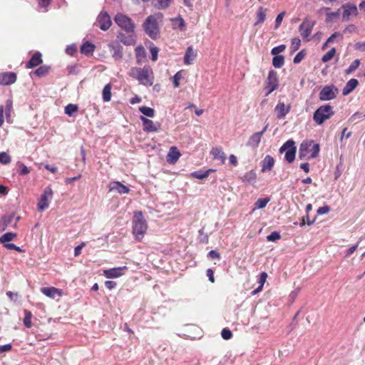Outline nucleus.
I'll return each mask as SVG.
<instances>
[{"label": "nucleus", "instance_id": "obj_1", "mask_svg": "<svg viewBox=\"0 0 365 365\" xmlns=\"http://www.w3.org/2000/svg\"><path fill=\"white\" fill-rule=\"evenodd\" d=\"M115 23L121 29L118 32V40L125 46H132L136 43L135 34V24L132 19L122 13H118L114 17Z\"/></svg>", "mask_w": 365, "mask_h": 365}, {"label": "nucleus", "instance_id": "obj_2", "mask_svg": "<svg viewBox=\"0 0 365 365\" xmlns=\"http://www.w3.org/2000/svg\"><path fill=\"white\" fill-rule=\"evenodd\" d=\"M130 77L136 79L143 86H151L153 84V72L150 66L133 67L129 71Z\"/></svg>", "mask_w": 365, "mask_h": 365}, {"label": "nucleus", "instance_id": "obj_3", "mask_svg": "<svg viewBox=\"0 0 365 365\" xmlns=\"http://www.w3.org/2000/svg\"><path fill=\"white\" fill-rule=\"evenodd\" d=\"M319 144L313 140H306L300 144L298 156L300 160L314 159L319 156Z\"/></svg>", "mask_w": 365, "mask_h": 365}, {"label": "nucleus", "instance_id": "obj_4", "mask_svg": "<svg viewBox=\"0 0 365 365\" xmlns=\"http://www.w3.org/2000/svg\"><path fill=\"white\" fill-rule=\"evenodd\" d=\"M148 229L146 220L141 211L135 212L133 220V234L135 240L140 241L144 237Z\"/></svg>", "mask_w": 365, "mask_h": 365}, {"label": "nucleus", "instance_id": "obj_5", "mask_svg": "<svg viewBox=\"0 0 365 365\" xmlns=\"http://www.w3.org/2000/svg\"><path fill=\"white\" fill-rule=\"evenodd\" d=\"M332 106L329 104L319 106L313 114V120L317 125H322L327 120L334 115Z\"/></svg>", "mask_w": 365, "mask_h": 365}, {"label": "nucleus", "instance_id": "obj_6", "mask_svg": "<svg viewBox=\"0 0 365 365\" xmlns=\"http://www.w3.org/2000/svg\"><path fill=\"white\" fill-rule=\"evenodd\" d=\"M143 27L145 34L150 38L155 40L158 38L160 34V29L157 19L154 16H148L143 22Z\"/></svg>", "mask_w": 365, "mask_h": 365}, {"label": "nucleus", "instance_id": "obj_7", "mask_svg": "<svg viewBox=\"0 0 365 365\" xmlns=\"http://www.w3.org/2000/svg\"><path fill=\"white\" fill-rule=\"evenodd\" d=\"M285 152L284 158L289 163H292L296 156L297 148L293 140L286 141L279 148V153Z\"/></svg>", "mask_w": 365, "mask_h": 365}, {"label": "nucleus", "instance_id": "obj_8", "mask_svg": "<svg viewBox=\"0 0 365 365\" xmlns=\"http://www.w3.org/2000/svg\"><path fill=\"white\" fill-rule=\"evenodd\" d=\"M338 93V89L336 86H325L319 92V97L322 101H330L336 98Z\"/></svg>", "mask_w": 365, "mask_h": 365}, {"label": "nucleus", "instance_id": "obj_9", "mask_svg": "<svg viewBox=\"0 0 365 365\" xmlns=\"http://www.w3.org/2000/svg\"><path fill=\"white\" fill-rule=\"evenodd\" d=\"M315 24V21H312L308 18H305L303 22L299 25V31L304 39L309 41L308 37L311 34Z\"/></svg>", "mask_w": 365, "mask_h": 365}, {"label": "nucleus", "instance_id": "obj_10", "mask_svg": "<svg viewBox=\"0 0 365 365\" xmlns=\"http://www.w3.org/2000/svg\"><path fill=\"white\" fill-rule=\"evenodd\" d=\"M278 85L279 80L277 73L274 70H270L266 81V88H267V96L276 90L278 88Z\"/></svg>", "mask_w": 365, "mask_h": 365}, {"label": "nucleus", "instance_id": "obj_11", "mask_svg": "<svg viewBox=\"0 0 365 365\" xmlns=\"http://www.w3.org/2000/svg\"><path fill=\"white\" fill-rule=\"evenodd\" d=\"M139 118L142 121L143 129L146 133L158 132L161 128V124L159 122H154L143 115H140Z\"/></svg>", "mask_w": 365, "mask_h": 365}, {"label": "nucleus", "instance_id": "obj_12", "mask_svg": "<svg viewBox=\"0 0 365 365\" xmlns=\"http://www.w3.org/2000/svg\"><path fill=\"white\" fill-rule=\"evenodd\" d=\"M53 196V190L50 187H46L38 202L37 207L39 211H43L48 207V200L49 198H52Z\"/></svg>", "mask_w": 365, "mask_h": 365}, {"label": "nucleus", "instance_id": "obj_13", "mask_svg": "<svg viewBox=\"0 0 365 365\" xmlns=\"http://www.w3.org/2000/svg\"><path fill=\"white\" fill-rule=\"evenodd\" d=\"M341 9H343L342 13V20L344 21H348L349 19L350 16H357L358 9L356 6L354 4L347 3L344 4L341 6Z\"/></svg>", "mask_w": 365, "mask_h": 365}, {"label": "nucleus", "instance_id": "obj_14", "mask_svg": "<svg viewBox=\"0 0 365 365\" xmlns=\"http://www.w3.org/2000/svg\"><path fill=\"white\" fill-rule=\"evenodd\" d=\"M97 21L99 28L103 31H107L111 26V19L106 11H101L98 16Z\"/></svg>", "mask_w": 365, "mask_h": 365}, {"label": "nucleus", "instance_id": "obj_15", "mask_svg": "<svg viewBox=\"0 0 365 365\" xmlns=\"http://www.w3.org/2000/svg\"><path fill=\"white\" fill-rule=\"evenodd\" d=\"M17 76L14 72H4L0 73V86H9L16 81Z\"/></svg>", "mask_w": 365, "mask_h": 365}, {"label": "nucleus", "instance_id": "obj_16", "mask_svg": "<svg viewBox=\"0 0 365 365\" xmlns=\"http://www.w3.org/2000/svg\"><path fill=\"white\" fill-rule=\"evenodd\" d=\"M108 48L112 52V57L115 60H120L123 58V47L118 41H112L108 44Z\"/></svg>", "mask_w": 365, "mask_h": 365}, {"label": "nucleus", "instance_id": "obj_17", "mask_svg": "<svg viewBox=\"0 0 365 365\" xmlns=\"http://www.w3.org/2000/svg\"><path fill=\"white\" fill-rule=\"evenodd\" d=\"M126 269L127 267L125 266L113 267L104 270L103 274L108 279L117 278L121 277L123 274V271Z\"/></svg>", "mask_w": 365, "mask_h": 365}, {"label": "nucleus", "instance_id": "obj_18", "mask_svg": "<svg viewBox=\"0 0 365 365\" xmlns=\"http://www.w3.org/2000/svg\"><path fill=\"white\" fill-rule=\"evenodd\" d=\"M110 191H115L119 194H127L130 192V188L119 181H114L109 184Z\"/></svg>", "mask_w": 365, "mask_h": 365}, {"label": "nucleus", "instance_id": "obj_19", "mask_svg": "<svg viewBox=\"0 0 365 365\" xmlns=\"http://www.w3.org/2000/svg\"><path fill=\"white\" fill-rule=\"evenodd\" d=\"M290 105L285 106L284 103L279 102L274 108V110L277 112V118L278 119H283L290 111Z\"/></svg>", "mask_w": 365, "mask_h": 365}, {"label": "nucleus", "instance_id": "obj_20", "mask_svg": "<svg viewBox=\"0 0 365 365\" xmlns=\"http://www.w3.org/2000/svg\"><path fill=\"white\" fill-rule=\"evenodd\" d=\"M274 159L272 156L269 155H267L264 159L261 161L262 169L261 171L262 173L269 172L274 167Z\"/></svg>", "mask_w": 365, "mask_h": 365}, {"label": "nucleus", "instance_id": "obj_21", "mask_svg": "<svg viewBox=\"0 0 365 365\" xmlns=\"http://www.w3.org/2000/svg\"><path fill=\"white\" fill-rule=\"evenodd\" d=\"M42 55L39 51L36 52L26 63V68H33L42 63Z\"/></svg>", "mask_w": 365, "mask_h": 365}, {"label": "nucleus", "instance_id": "obj_22", "mask_svg": "<svg viewBox=\"0 0 365 365\" xmlns=\"http://www.w3.org/2000/svg\"><path fill=\"white\" fill-rule=\"evenodd\" d=\"M180 155L181 154L178 148L175 146H173L168 151L167 155V162L170 164H174L178 160Z\"/></svg>", "mask_w": 365, "mask_h": 365}, {"label": "nucleus", "instance_id": "obj_23", "mask_svg": "<svg viewBox=\"0 0 365 365\" xmlns=\"http://www.w3.org/2000/svg\"><path fill=\"white\" fill-rule=\"evenodd\" d=\"M41 292L46 297L54 299L56 296H61V290L53 287H42Z\"/></svg>", "mask_w": 365, "mask_h": 365}, {"label": "nucleus", "instance_id": "obj_24", "mask_svg": "<svg viewBox=\"0 0 365 365\" xmlns=\"http://www.w3.org/2000/svg\"><path fill=\"white\" fill-rule=\"evenodd\" d=\"M358 85H359L358 80H356L355 78H351V79L349 80L342 90V94L344 96L349 95L356 88V86Z\"/></svg>", "mask_w": 365, "mask_h": 365}, {"label": "nucleus", "instance_id": "obj_25", "mask_svg": "<svg viewBox=\"0 0 365 365\" xmlns=\"http://www.w3.org/2000/svg\"><path fill=\"white\" fill-rule=\"evenodd\" d=\"M197 56V52L192 46H188L184 56V63L190 65L193 63L194 58Z\"/></svg>", "mask_w": 365, "mask_h": 365}, {"label": "nucleus", "instance_id": "obj_26", "mask_svg": "<svg viewBox=\"0 0 365 365\" xmlns=\"http://www.w3.org/2000/svg\"><path fill=\"white\" fill-rule=\"evenodd\" d=\"M211 154L215 160H218L221 163L224 164L226 160V155L222 151L221 148H213L211 150Z\"/></svg>", "mask_w": 365, "mask_h": 365}, {"label": "nucleus", "instance_id": "obj_27", "mask_svg": "<svg viewBox=\"0 0 365 365\" xmlns=\"http://www.w3.org/2000/svg\"><path fill=\"white\" fill-rule=\"evenodd\" d=\"M262 138V133L256 132L253 133L249 138L247 145L252 148L258 147Z\"/></svg>", "mask_w": 365, "mask_h": 365}, {"label": "nucleus", "instance_id": "obj_28", "mask_svg": "<svg viewBox=\"0 0 365 365\" xmlns=\"http://www.w3.org/2000/svg\"><path fill=\"white\" fill-rule=\"evenodd\" d=\"M242 180L243 182L254 185L256 182L257 175L256 173L252 170L249 172L246 173L242 178Z\"/></svg>", "mask_w": 365, "mask_h": 365}, {"label": "nucleus", "instance_id": "obj_29", "mask_svg": "<svg viewBox=\"0 0 365 365\" xmlns=\"http://www.w3.org/2000/svg\"><path fill=\"white\" fill-rule=\"evenodd\" d=\"M96 46L93 43L86 41L81 46V52L86 56L92 55L95 51Z\"/></svg>", "mask_w": 365, "mask_h": 365}, {"label": "nucleus", "instance_id": "obj_30", "mask_svg": "<svg viewBox=\"0 0 365 365\" xmlns=\"http://www.w3.org/2000/svg\"><path fill=\"white\" fill-rule=\"evenodd\" d=\"M215 171V170L214 169H208L206 170H199L192 172L191 173V176L198 180H202L204 178H207L210 173H213Z\"/></svg>", "mask_w": 365, "mask_h": 365}, {"label": "nucleus", "instance_id": "obj_31", "mask_svg": "<svg viewBox=\"0 0 365 365\" xmlns=\"http://www.w3.org/2000/svg\"><path fill=\"white\" fill-rule=\"evenodd\" d=\"M266 12H267V9H265L262 6H260L258 8L257 13H256L257 20L254 24L255 26L262 24V23L264 22L265 19H266Z\"/></svg>", "mask_w": 365, "mask_h": 365}, {"label": "nucleus", "instance_id": "obj_32", "mask_svg": "<svg viewBox=\"0 0 365 365\" xmlns=\"http://www.w3.org/2000/svg\"><path fill=\"white\" fill-rule=\"evenodd\" d=\"M136 61L138 64L141 63L142 61L146 57V52L142 45L138 46L135 48Z\"/></svg>", "mask_w": 365, "mask_h": 365}, {"label": "nucleus", "instance_id": "obj_33", "mask_svg": "<svg viewBox=\"0 0 365 365\" xmlns=\"http://www.w3.org/2000/svg\"><path fill=\"white\" fill-rule=\"evenodd\" d=\"M16 170L20 176H24L30 173L31 170L23 163L19 161L16 163Z\"/></svg>", "mask_w": 365, "mask_h": 365}, {"label": "nucleus", "instance_id": "obj_34", "mask_svg": "<svg viewBox=\"0 0 365 365\" xmlns=\"http://www.w3.org/2000/svg\"><path fill=\"white\" fill-rule=\"evenodd\" d=\"M50 70L51 66L47 65H42L34 71V74L38 77H43L46 76Z\"/></svg>", "mask_w": 365, "mask_h": 365}, {"label": "nucleus", "instance_id": "obj_35", "mask_svg": "<svg viewBox=\"0 0 365 365\" xmlns=\"http://www.w3.org/2000/svg\"><path fill=\"white\" fill-rule=\"evenodd\" d=\"M172 21L174 22V28H178L181 31H185L186 24L184 19L180 16L172 19Z\"/></svg>", "mask_w": 365, "mask_h": 365}, {"label": "nucleus", "instance_id": "obj_36", "mask_svg": "<svg viewBox=\"0 0 365 365\" xmlns=\"http://www.w3.org/2000/svg\"><path fill=\"white\" fill-rule=\"evenodd\" d=\"M103 100L104 102H108L111 99V86L110 83L106 84L103 89Z\"/></svg>", "mask_w": 365, "mask_h": 365}, {"label": "nucleus", "instance_id": "obj_37", "mask_svg": "<svg viewBox=\"0 0 365 365\" xmlns=\"http://www.w3.org/2000/svg\"><path fill=\"white\" fill-rule=\"evenodd\" d=\"M139 111L143 114V116L153 118L155 115V110L150 107L141 106L139 108Z\"/></svg>", "mask_w": 365, "mask_h": 365}, {"label": "nucleus", "instance_id": "obj_38", "mask_svg": "<svg viewBox=\"0 0 365 365\" xmlns=\"http://www.w3.org/2000/svg\"><path fill=\"white\" fill-rule=\"evenodd\" d=\"M17 235L15 232H6L0 237V244H5L8 242L13 240L16 237Z\"/></svg>", "mask_w": 365, "mask_h": 365}, {"label": "nucleus", "instance_id": "obj_39", "mask_svg": "<svg viewBox=\"0 0 365 365\" xmlns=\"http://www.w3.org/2000/svg\"><path fill=\"white\" fill-rule=\"evenodd\" d=\"M284 64V57L282 55L274 56L272 58V65L277 68H280Z\"/></svg>", "mask_w": 365, "mask_h": 365}, {"label": "nucleus", "instance_id": "obj_40", "mask_svg": "<svg viewBox=\"0 0 365 365\" xmlns=\"http://www.w3.org/2000/svg\"><path fill=\"white\" fill-rule=\"evenodd\" d=\"M344 170V159L342 155L340 156L339 163L337 164L336 167V170L334 172V179L337 180L342 174Z\"/></svg>", "mask_w": 365, "mask_h": 365}, {"label": "nucleus", "instance_id": "obj_41", "mask_svg": "<svg viewBox=\"0 0 365 365\" xmlns=\"http://www.w3.org/2000/svg\"><path fill=\"white\" fill-rule=\"evenodd\" d=\"M13 109V101L11 99H7L4 107V112L6 120L9 122L11 118V110Z\"/></svg>", "mask_w": 365, "mask_h": 365}, {"label": "nucleus", "instance_id": "obj_42", "mask_svg": "<svg viewBox=\"0 0 365 365\" xmlns=\"http://www.w3.org/2000/svg\"><path fill=\"white\" fill-rule=\"evenodd\" d=\"M78 106L76 104L69 103L64 109V112L68 116H73V114L78 110Z\"/></svg>", "mask_w": 365, "mask_h": 365}, {"label": "nucleus", "instance_id": "obj_43", "mask_svg": "<svg viewBox=\"0 0 365 365\" xmlns=\"http://www.w3.org/2000/svg\"><path fill=\"white\" fill-rule=\"evenodd\" d=\"M360 60L359 59H355L351 65L345 70L346 74H350L352 72H354L355 70H356L359 66H360Z\"/></svg>", "mask_w": 365, "mask_h": 365}, {"label": "nucleus", "instance_id": "obj_44", "mask_svg": "<svg viewBox=\"0 0 365 365\" xmlns=\"http://www.w3.org/2000/svg\"><path fill=\"white\" fill-rule=\"evenodd\" d=\"M336 49L335 48H331L328 52H327L322 58V61L324 63L329 61L335 55Z\"/></svg>", "mask_w": 365, "mask_h": 365}, {"label": "nucleus", "instance_id": "obj_45", "mask_svg": "<svg viewBox=\"0 0 365 365\" xmlns=\"http://www.w3.org/2000/svg\"><path fill=\"white\" fill-rule=\"evenodd\" d=\"M32 314L31 312L25 310V317L24 318V324L26 328H30L32 326L31 323Z\"/></svg>", "mask_w": 365, "mask_h": 365}, {"label": "nucleus", "instance_id": "obj_46", "mask_svg": "<svg viewBox=\"0 0 365 365\" xmlns=\"http://www.w3.org/2000/svg\"><path fill=\"white\" fill-rule=\"evenodd\" d=\"M269 202V198H268V197L259 198L256 201L255 205L256 207H257L259 209H262L267 205V203Z\"/></svg>", "mask_w": 365, "mask_h": 365}, {"label": "nucleus", "instance_id": "obj_47", "mask_svg": "<svg viewBox=\"0 0 365 365\" xmlns=\"http://www.w3.org/2000/svg\"><path fill=\"white\" fill-rule=\"evenodd\" d=\"M11 158L8 153L5 152L0 153V163L7 165L11 163Z\"/></svg>", "mask_w": 365, "mask_h": 365}, {"label": "nucleus", "instance_id": "obj_48", "mask_svg": "<svg viewBox=\"0 0 365 365\" xmlns=\"http://www.w3.org/2000/svg\"><path fill=\"white\" fill-rule=\"evenodd\" d=\"M301 45V40L299 38H294L292 39L291 48L292 52L297 51Z\"/></svg>", "mask_w": 365, "mask_h": 365}, {"label": "nucleus", "instance_id": "obj_49", "mask_svg": "<svg viewBox=\"0 0 365 365\" xmlns=\"http://www.w3.org/2000/svg\"><path fill=\"white\" fill-rule=\"evenodd\" d=\"M281 238V235L279 232L274 231L267 236V240L269 242H275Z\"/></svg>", "mask_w": 365, "mask_h": 365}, {"label": "nucleus", "instance_id": "obj_50", "mask_svg": "<svg viewBox=\"0 0 365 365\" xmlns=\"http://www.w3.org/2000/svg\"><path fill=\"white\" fill-rule=\"evenodd\" d=\"M172 0H158L157 8L159 9H165L169 7Z\"/></svg>", "mask_w": 365, "mask_h": 365}, {"label": "nucleus", "instance_id": "obj_51", "mask_svg": "<svg viewBox=\"0 0 365 365\" xmlns=\"http://www.w3.org/2000/svg\"><path fill=\"white\" fill-rule=\"evenodd\" d=\"M286 48V46L284 44H281L279 46H275L272 48L271 53L273 56H279L278 54L281 52H283Z\"/></svg>", "mask_w": 365, "mask_h": 365}, {"label": "nucleus", "instance_id": "obj_52", "mask_svg": "<svg viewBox=\"0 0 365 365\" xmlns=\"http://www.w3.org/2000/svg\"><path fill=\"white\" fill-rule=\"evenodd\" d=\"M182 78V76L180 71L177 72L173 76V86L174 88H178L180 86V81Z\"/></svg>", "mask_w": 365, "mask_h": 365}, {"label": "nucleus", "instance_id": "obj_53", "mask_svg": "<svg viewBox=\"0 0 365 365\" xmlns=\"http://www.w3.org/2000/svg\"><path fill=\"white\" fill-rule=\"evenodd\" d=\"M51 0H38V6L43 9V11L46 12L48 11V7L51 4Z\"/></svg>", "mask_w": 365, "mask_h": 365}, {"label": "nucleus", "instance_id": "obj_54", "mask_svg": "<svg viewBox=\"0 0 365 365\" xmlns=\"http://www.w3.org/2000/svg\"><path fill=\"white\" fill-rule=\"evenodd\" d=\"M305 56V52L304 50L300 51L294 57L293 62L294 63H299Z\"/></svg>", "mask_w": 365, "mask_h": 365}, {"label": "nucleus", "instance_id": "obj_55", "mask_svg": "<svg viewBox=\"0 0 365 365\" xmlns=\"http://www.w3.org/2000/svg\"><path fill=\"white\" fill-rule=\"evenodd\" d=\"M221 336L224 339L228 340L232 338V333L229 329L224 328L221 331Z\"/></svg>", "mask_w": 365, "mask_h": 365}, {"label": "nucleus", "instance_id": "obj_56", "mask_svg": "<svg viewBox=\"0 0 365 365\" xmlns=\"http://www.w3.org/2000/svg\"><path fill=\"white\" fill-rule=\"evenodd\" d=\"M77 51V47L75 44H71L66 48V53L69 56H73Z\"/></svg>", "mask_w": 365, "mask_h": 365}, {"label": "nucleus", "instance_id": "obj_57", "mask_svg": "<svg viewBox=\"0 0 365 365\" xmlns=\"http://www.w3.org/2000/svg\"><path fill=\"white\" fill-rule=\"evenodd\" d=\"M150 53H151V59L153 61H156L158 59V54L159 52V48L157 46L150 47Z\"/></svg>", "mask_w": 365, "mask_h": 365}, {"label": "nucleus", "instance_id": "obj_58", "mask_svg": "<svg viewBox=\"0 0 365 365\" xmlns=\"http://www.w3.org/2000/svg\"><path fill=\"white\" fill-rule=\"evenodd\" d=\"M199 241L202 243H207L208 235L204 233L203 229L199 230Z\"/></svg>", "mask_w": 365, "mask_h": 365}, {"label": "nucleus", "instance_id": "obj_59", "mask_svg": "<svg viewBox=\"0 0 365 365\" xmlns=\"http://www.w3.org/2000/svg\"><path fill=\"white\" fill-rule=\"evenodd\" d=\"M207 257L209 259H220V255L218 252L216 250H212L207 253Z\"/></svg>", "mask_w": 365, "mask_h": 365}, {"label": "nucleus", "instance_id": "obj_60", "mask_svg": "<svg viewBox=\"0 0 365 365\" xmlns=\"http://www.w3.org/2000/svg\"><path fill=\"white\" fill-rule=\"evenodd\" d=\"M330 211V207L328 205L320 207L317 209V214L319 215L328 213Z\"/></svg>", "mask_w": 365, "mask_h": 365}, {"label": "nucleus", "instance_id": "obj_61", "mask_svg": "<svg viewBox=\"0 0 365 365\" xmlns=\"http://www.w3.org/2000/svg\"><path fill=\"white\" fill-rule=\"evenodd\" d=\"M339 16V10L337 11L329 12L326 14V21L329 22L333 18Z\"/></svg>", "mask_w": 365, "mask_h": 365}, {"label": "nucleus", "instance_id": "obj_62", "mask_svg": "<svg viewBox=\"0 0 365 365\" xmlns=\"http://www.w3.org/2000/svg\"><path fill=\"white\" fill-rule=\"evenodd\" d=\"M284 12H281L280 14H279L275 19V27L276 28H278L279 26V25L281 24L282 20H283V18H284Z\"/></svg>", "mask_w": 365, "mask_h": 365}, {"label": "nucleus", "instance_id": "obj_63", "mask_svg": "<svg viewBox=\"0 0 365 365\" xmlns=\"http://www.w3.org/2000/svg\"><path fill=\"white\" fill-rule=\"evenodd\" d=\"M354 48L361 51H365V41H359L354 44Z\"/></svg>", "mask_w": 365, "mask_h": 365}, {"label": "nucleus", "instance_id": "obj_64", "mask_svg": "<svg viewBox=\"0 0 365 365\" xmlns=\"http://www.w3.org/2000/svg\"><path fill=\"white\" fill-rule=\"evenodd\" d=\"M117 285V283L115 281L108 280L105 282V286L107 289L111 290L114 289Z\"/></svg>", "mask_w": 365, "mask_h": 365}]
</instances>
